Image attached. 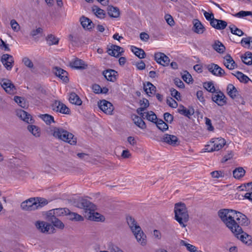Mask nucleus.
<instances>
[{"label":"nucleus","mask_w":252,"mask_h":252,"mask_svg":"<svg viewBox=\"0 0 252 252\" xmlns=\"http://www.w3.org/2000/svg\"><path fill=\"white\" fill-rule=\"evenodd\" d=\"M155 60L159 64L166 66H167L170 62L169 58L164 53L158 52L155 54Z\"/></svg>","instance_id":"obj_13"},{"label":"nucleus","mask_w":252,"mask_h":252,"mask_svg":"<svg viewBox=\"0 0 252 252\" xmlns=\"http://www.w3.org/2000/svg\"><path fill=\"white\" fill-rule=\"evenodd\" d=\"M171 95L178 100L181 99V95L180 93L174 88L170 89Z\"/></svg>","instance_id":"obj_57"},{"label":"nucleus","mask_w":252,"mask_h":252,"mask_svg":"<svg viewBox=\"0 0 252 252\" xmlns=\"http://www.w3.org/2000/svg\"><path fill=\"white\" fill-rule=\"evenodd\" d=\"M162 141L172 146H176L179 144L178 138L174 135L168 134H164L162 138Z\"/></svg>","instance_id":"obj_17"},{"label":"nucleus","mask_w":252,"mask_h":252,"mask_svg":"<svg viewBox=\"0 0 252 252\" xmlns=\"http://www.w3.org/2000/svg\"><path fill=\"white\" fill-rule=\"evenodd\" d=\"M131 51L139 59H144L146 56L144 51L136 47L132 46L131 47Z\"/></svg>","instance_id":"obj_39"},{"label":"nucleus","mask_w":252,"mask_h":252,"mask_svg":"<svg viewBox=\"0 0 252 252\" xmlns=\"http://www.w3.org/2000/svg\"><path fill=\"white\" fill-rule=\"evenodd\" d=\"M233 75H234L236 78L241 82L244 83H246L249 82V81H251V79L246 75L243 74L242 72L237 71L236 73H232Z\"/></svg>","instance_id":"obj_40"},{"label":"nucleus","mask_w":252,"mask_h":252,"mask_svg":"<svg viewBox=\"0 0 252 252\" xmlns=\"http://www.w3.org/2000/svg\"><path fill=\"white\" fill-rule=\"evenodd\" d=\"M227 92L228 94L232 99L236 98L239 95V93L236 88L231 84L228 85L227 87Z\"/></svg>","instance_id":"obj_28"},{"label":"nucleus","mask_w":252,"mask_h":252,"mask_svg":"<svg viewBox=\"0 0 252 252\" xmlns=\"http://www.w3.org/2000/svg\"><path fill=\"white\" fill-rule=\"evenodd\" d=\"M99 108L105 114L112 115L114 107L111 103L106 100H102L98 102Z\"/></svg>","instance_id":"obj_9"},{"label":"nucleus","mask_w":252,"mask_h":252,"mask_svg":"<svg viewBox=\"0 0 252 252\" xmlns=\"http://www.w3.org/2000/svg\"><path fill=\"white\" fill-rule=\"evenodd\" d=\"M27 128L28 130L35 137H38L40 136V129L36 126L29 125Z\"/></svg>","instance_id":"obj_44"},{"label":"nucleus","mask_w":252,"mask_h":252,"mask_svg":"<svg viewBox=\"0 0 252 252\" xmlns=\"http://www.w3.org/2000/svg\"><path fill=\"white\" fill-rule=\"evenodd\" d=\"M139 103L141 107L136 110V112L138 115H141L142 114V113L144 112V111L149 107V102L148 99L143 98L140 100Z\"/></svg>","instance_id":"obj_32"},{"label":"nucleus","mask_w":252,"mask_h":252,"mask_svg":"<svg viewBox=\"0 0 252 252\" xmlns=\"http://www.w3.org/2000/svg\"><path fill=\"white\" fill-rule=\"evenodd\" d=\"M249 15H252V12L241 11L234 15L235 17L239 18L244 17Z\"/></svg>","instance_id":"obj_53"},{"label":"nucleus","mask_w":252,"mask_h":252,"mask_svg":"<svg viewBox=\"0 0 252 252\" xmlns=\"http://www.w3.org/2000/svg\"><path fill=\"white\" fill-rule=\"evenodd\" d=\"M174 213L175 220L182 227H186V223L189 220V215L185 204L181 202L176 203Z\"/></svg>","instance_id":"obj_4"},{"label":"nucleus","mask_w":252,"mask_h":252,"mask_svg":"<svg viewBox=\"0 0 252 252\" xmlns=\"http://www.w3.org/2000/svg\"><path fill=\"white\" fill-rule=\"evenodd\" d=\"M155 123L158 128L163 132L167 130L168 128V125L161 119H157Z\"/></svg>","instance_id":"obj_41"},{"label":"nucleus","mask_w":252,"mask_h":252,"mask_svg":"<svg viewBox=\"0 0 252 252\" xmlns=\"http://www.w3.org/2000/svg\"><path fill=\"white\" fill-rule=\"evenodd\" d=\"M143 119H146L149 121L155 123L156 120H157V117L156 115L153 111H148L147 112H144L142 114L139 115Z\"/></svg>","instance_id":"obj_27"},{"label":"nucleus","mask_w":252,"mask_h":252,"mask_svg":"<svg viewBox=\"0 0 252 252\" xmlns=\"http://www.w3.org/2000/svg\"><path fill=\"white\" fill-rule=\"evenodd\" d=\"M49 220L54 226L59 229H63L64 227V224L54 215L50 217Z\"/></svg>","instance_id":"obj_31"},{"label":"nucleus","mask_w":252,"mask_h":252,"mask_svg":"<svg viewBox=\"0 0 252 252\" xmlns=\"http://www.w3.org/2000/svg\"><path fill=\"white\" fill-rule=\"evenodd\" d=\"M166 102L167 104L172 108H176L178 106L177 102L172 97L167 98Z\"/></svg>","instance_id":"obj_56"},{"label":"nucleus","mask_w":252,"mask_h":252,"mask_svg":"<svg viewBox=\"0 0 252 252\" xmlns=\"http://www.w3.org/2000/svg\"><path fill=\"white\" fill-rule=\"evenodd\" d=\"M35 225L36 228L42 233H49L50 229L53 228V227L49 223L43 221L38 220L35 222Z\"/></svg>","instance_id":"obj_16"},{"label":"nucleus","mask_w":252,"mask_h":252,"mask_svg":"<svg viewBox=\"0 0 252 252\" xmlns=\"http://www.w3.org/2000/svg\"><path fill=\"white\" fill-rule=\"evenodd\" d=\"M223 64L230 70L233 69L237 67L236 63L230 55L228 54L224 57Z\"/></svg>","instance_id":"obj_23"},{"label":"nucleus","mask_w":252,"mask_h":252,"mask_svg":"<svg viewBox=\"0 0 252 252\" xmlns=\"http://www.w3.org/2000/svg\"><path fill=\"white\" fill-rule=\"evenodd\" d=\"M131 118L134 123L139 128L142 129H144L146 128V124L143 120V119L140 116L139 117L136 115H133L131 116Z\"/></svg>","instance_id":"obj_26"},{"label":"nucleus","mask_w":252,"mask_h":252,"mask_svg":"<svg viewBox=\"0 0 252 252\" xmlns=\"http://www.w3.org/2000/svg\"><path fill=\"white\" fill-rule=\"evenodd\" d=\"M80 22L82 27L84 29L90 30L93 27L94 24L92 21L86 17L82 16L80 18Z\"/></svg>","instance_id":"obj_30"},{"label":"nucleus","mask_w":252,"mask_h":252,"mask_svg":"<svg viewBox=\"0 0 252 252\" xmlns=\"http://www.w3.org/2000/svg\"><path fill=\"white\" fill-rule=\"evenodd\" d=\"M107 52L109 55L118 57L121 55L124 50L122 47L118 45L111 44L107 46Z\"/></svg>","instance_id":"obj_12"},{"label":"nucleus","mask_w":252,"mask_h":252,"mask_svg":"<svg viewBox=\"0 0 252 252\" xmlns=\"http://www.w3.org/2000/svg\"><path fill=\"white\" fill-rule=\"evenodd\" d=\"M252 186V182H249L248 183L244 184L237 188L241 191H247L244 194H239L238 198L239 199H247L251 201H252V187L250 188V186Z\"/></svg>","instance_id":"obj_7"},{"label":"nucleus","mask_w":252,"mask_h":252,"mask_svg":"<svg viewBox=\"0 0 252 252\" xmlns=\"http://www.w3.org/2000/svg\"><path fill=\"white\" fill-rule=\"evenodd\" d=\"M196 96L198 99L201 102H204L205 101V99L203 96V93L202 91H198L196 92Z\"/></svg>","instance_id":"obj_63"},{"label":"nucleus","mask_w":252,"mask_h":252,"mask_svg":"<svg viewBox=\"0 0 252 252\" xmlns=\"http://www.w3.org/2000/svg\"><path fill=\"white\" fill-rule=\"evenodd\" d=\"M14 100L22 108H26L28 107V105L23 97L15 96Z\"/></svg>","instance_id":"obj_47"},{"label":"nucleus","mask_w":252,"mask_h":252,"mask_svg":"<svg viewBox=\"0 0 252 252\" xmlns=\"http://www.w3.org/2000/svg\"><path fill=\"white\" fill-rule=\"evenodd\" d=\"M48 44L49 45H57L59 43V38L53 34H49L46 37Z\"/></svg>","instance_id":"obj_49"},{"label":"nucleus","mask_w":252,"mask_h":252,"mask_svg":"<svg viewBox=\"0 0 252 252\" xmlns=\"http://www.w3.org/2000/svg\"><path fill=\"white\" fill-rule=\"evenodd\" d=\"M69 212V209L66 208H58L54 210V216H61L64 215H67V214Z\"/></svg>","instance_id":"obj_46"},{"label":"nucleus","mask_w":252,"mask_h":252,"mask_svg":"<svg viewBox=\"0 0 252 252\" xmlns=\"http://www.w3.org/2000/svg\"><path fill=\"white\" fill-rule=\"evenodd\" d=\"M92 11L98 18L101 19L104 18L105 15L104 11L99 8L97 6H93L92 7Z\"/></svg>","instance_id":"obj_42"},{"label":"nucleus","mask_w":252,"mask_h":252,"mask_svg":"<svg viewBox=\"0 0 252 252\" xmlns=\"http://www.w3.org/2000/svg\"><path fill=\"white\" fill-rule=\"evenodd\" d=\"M251 37H248L247 38H243L241 40V44L243 47H250L251 45Z\"/></svg>","instance_id":"obj_55"},{"label":"nucleus","mask_w":252,"mask_h":252,"mask_svg":"<svg viewBox=\"0 0 252 252\" xmlns=\"http://www.w3.org/2000/svg\"><path fill=\"white\" fill-rule=\"evenodd\" d=\"M180 245L181 246H185L187 250L190 252H197V248L194 246L188 243L184 240H181L180 242Z\"/></svg>","instance_id":"obj_45"},{"label":"nucleus","mask_w":252,"mask_h":252,"mask_svg":"<svg viewBox=\"0 0 252 252\" xmlns=\"http://www.w3.org/2000/svg\"><path fill=\"white\" fill-rule=\"evenodd\" d=\"M204 88L208 92L214 93L216 90L213 83L211 82H205L203 84Z\"/></svg>","instance_id":"obj_51"},{"label":"nucleus","mask_w":252,"mask_h":252,"mask_svg":"<svg viewBox=\"0 0 252 252\" xmlns=\"http://www.w3.org/2000/svg\"><path fill=\"white\" fill-rule=\"evenodd\" d=\"M213 49L219 53H222L225 49V46L219 41H217L213 45Z\"/></svg>","instance_id":"obj_43"},{"label":"nucleus","mask_w":252,"mask_h":252,"mask_svg":"<svg viewBox=\"0 0 252 252\" xmlns=\"http://www.w3.org/2000/svg\"><path fill=\"white\" fill-rule=\"evenodd\" d=\"M210 25L215 29L221 30L227 27V23L225 21L215 19L210 22Z\"/></svg>","instance_id":"obj_21"},{"label":"nucleus","mask_w":252,"mask_h":252,"mask_svg":"<svg viewBox=\"0 0 252 252\" xmlns=\"http://www.w3.org/2000/svg\"><path fill=\"white\" fill-rule=\"evenodd\" d=\"M178 112L181 115L186 116L188 118L193 115L194 113V109L193 108H190L189 109H187L183 105H180L178 109Z\"/></svg>","instance_id":"obj_25"},{"label":"nucleus","mask_w":252,"mask_h":252,"mask_svg":"<svg viewBox=\"0 0 252 252\" xmlns=\"http://www.w3.org/2000/svg\"><path fill=\"white\" fill-rule=\"evenodd\" d=\"M242 62L246 64H252V53L251 52H247L241 56Z\"/></svg>","instance_id":"obj_38"},{"label":"nucleus","mask_w":252,"mask_h":252,"mask_svg":"<svg viewBox=\"0 0 252 252\" xmlns=\"http://www.w3.org/2000/svg\"><path fill=\"white\" fill-rule=\"evenodd\" d=\"M10 25L12 29L15 32H18L20 30V26L15 20H11Z\"/></svg>","instance_id":"obj_58"},{"label":"nucleus","mask_w":252,"mask_h":252,"mask_svg":"<svg viewBox=\"0 0 252 252\" xmlns=\"http://www.w3.org/2000/svg\"><path fill=\"white\" fill-rule=\"evenodd\" d=\"M107 11L108 15L111 17L117 18L120 15L119 9L116 7L108 6Z\"/></svg>","instance_id":"obj_37"},{"label":"nucleus","mask_w":252,"mask_h":252,"mask_svg":"<svg viewBox=\"0 0 252 252\" xmlns=\"http://www.w3.org/2000/svg\"><path fill=\"white\" fill-rule=\"evenodd\" d=\"M66 216H68L69 220L71 221H82L84 220V218L82 216L76 213L71 212L69 210Z\"/></svg>","instance_id":"obj_33"},{"label":"nucleus","mask_w":252,"mask_h":252,"mask_svg":"<svg viewBox=\"0 0 252 252\" xmlns=\"http://www.w3.org/2000/svg\"><path fill=\"white\" fill-rule=\"evenodd\" d=\"M218 216L225 225L244 244L247 246L252 245L251 236L244 232L241 227V225L247 226L250 223L246 215L234 210L223 209L219 210Z\"/></svg>","instance_id":"obj_1"},{"label":"nucleus","mask_w":252,"mask_h":252,"mask_svg":"<svg viewBox=\"0 0 252 252\" xmlns=\"http://www.w3.org/2000/svg\"><path fill=\"white\" fill-rule=\"evenodd\" d=\"M43 32V29L41 28H38L36 30H32L31 32V35L34 37L35 36L37 35L39 33H42Z\"/></svg>","instance_id":"obj_64"},{"label":"nucleus","mask_w":252,"mask_h":252,"mask_svg":"<svg viewBox=\"0 0 252 252\" xmlns=\"http://www.w3.org/2000/svg\"><path fill=\"white\" fill-rule=\"evenodd\" d=\"M229 28L231 31V32L233 34H235L239 36H241L243 35L244 34L243 32L241 30L237 28L234 25H231L229 26Z\"/></svg>","instance_id":"obj_50"},{"label":"nucleus","mask_w":252,"mask_h":252,"mask_svg":"<svg viewBox=\"0 0 252 252\" xmlns=\"http://www.w3.org/2000/svg\"><path fill=\"white\" fill-rule=\"evenodd\" d=\"M69 64L72 68L77 69H84L88 66L87 64L83 60L78 58H76L72 60L70 62Z\"/></svg>","instance_id":"obj_19"},{"label":"nucleus","mask_w":252,"mask_h":252,"mask_svg":"<svg viewBox=\"0 0 252 252\" xmlns=\"http://www.w3.org/2000/svg\"><path fill=\"white\" fill-rule=\"evenodd\" d=\"M156 87L149 82L144 84V89L146 94L149 95L154 94L156 92Z\"/></svg>","instance_id":"obj_35"},{"label":"nucleus","mask_w":252,"mask_h":252,"mask_svg":"<svg viewBox=\"0 0 252 252\" xmlns=\"http://www.w3.org/2000/svg\"><path fill=\"white\" fill-rule=\"evenodd\" d=\"M52 110L63 114H69L70 109L61 101L55 100L51 105Z\"/></svg>","instance_id":"obj_8"},{"label":"nucleus","mask_w":252,"mask_h":252,"mask_svg":"<svg viewBox=\"0 0 252 252\" xmlns=\"http://www.w3.org/2000/svg\"><path fill=\"white\" fill-rule=\"evenodd\" d=\"M212 99L218 105L222 106L226 103V98L223 93L220 91L213 94Z\"/></svg>","instance_id":"obj_14"},{"label":"nucleus","mask_w":252,"mask_h":252,"mask_svg":"<svg viewBox=\"0 0 252 252\" xmlns=\"http://www.w3.org/2000/svg\"><path fill=\"white\" fill-rule=\"evenodd\" d=\"M126 219L127 223L138 243L142 246H146L147 244V237L140 226L131 216H127Z\"/></svg>","instance_id":"obj_3"},{"label":"nucleus","mask_w":252,"mask_h":252,"mask_svg":"<svg viewBox=\"0 0 252 252\" xmlns=\"http://www.w3.org/2000/svg\"><path fill=\"white\" fill-rule=\"evenodd\" d=\"M116 73H117V72L112 69L107 70L103 72V74L105 78L108 81L111 82H114L116 80Z\"/></svg>","instance_id":"obj_29"},{"label":"nucleus","mask_w":252,"mask_h":252,"mask_svg":"<svg viewBox=\"0 0 252 252\" xmlns=\"http://www.w3.org/2000/svg\"><path fill=\"white\" fill-rule=\"evenodd\" d=\"M204 15L206 18V20L210 21V23L213 21V20H215L214 14L212 13H209L207 11H204Z\"/></svg>","instance_id":"obj_61"},{"label":"nucleus","mask_w":252,"mask_h":252,"mask_svg":"<svg viewBox=\"0 0 252 252\" xmlns=\"http://www.w3.org/2000/svg\"><path fill=\"white\" fill-rule=\"evenodd\" d=\"M192 31L196 33L202 34L206 30L205 28L198 19H194L193 20Z\"/></svg>","instance_id":"obj_20"},{"label":"nucleus","mask_w":252,"mask_h":252,"mask_svg":"<svg viewBox=\"0 0 252 252\" xmlns=\"http://www.w3.org/2000/svg\"><path fill=\"white\" fill-rule=\"evenodd\" d=\"M182 78L185 82L188 83L192 81L191 75L187 71H185V73L182 75Z\"/></svg>","instance_id":"obj_54"},{"label":"nucleus","mask_w":252,"mask_h":252,"mask_svg":"<svg viewBox=\"0 0 252 252\" xmlns=\"http://www.w3.org/2000/svg\"><path fill=\"white\" fill-rule=\"evenodd\" d=\"M213 141H211V144L214 147L215 151H218L225 145V141L223 138H218L213 139Z\"/></svg>","instance_id":"obj_24"},{"label":"nucleus","mask_w":252,"mask_h":252,"mask_svg":"<svg viewBox=\"0 0 252 252\" xmlns=\"http://www.w3.org/2000/svg\"><path fill=\"white\" fill-rule=\"evenodd\" d=\"M24 65L30 69L34 68L33 63L32 61L28 57H24L22 60Z\"/></svg>","instance_id":"obj_52"},{"label":"nucleus","mask_w":252,"mask_h":252,"mask_svg":"<svg viewBox=\"0 0 252 252\" xmlns=\"http://www.w3.org/2000/svg\"><path fill=\"white\" fill-rule=\"evenodd\" d=\"M69 100L70 103L77 105H81L82 103L81 99L75 93L70 94Z\"/></svg>","instance_id":"obj_36"},{"label":"nucleus","mask_w":252,"mask_h":252,"mask_svg":"<svg viewBox=\"0 0 252 252\" xmlns=\"http://www.w3.org/2000/svg\"><path fill=\"white\" fill-rule=\"evenodd\" d=\"M207 68L213 75L218 77H222L225 74L224 70L217 64H208Z\"/></svg>","instance_id":"obj_10"},{"label":"nucleus","mask_w":252,"mask_h":252,"mask_svg":"<svg viewBox=\"0 0 252 252\" xmlns=\"http://www.w3.org/2000/svg\"><path fill=\"white\" fill-rule=\"evenodd\" d=\"M54 73L63 82L66 83L68 81V78L67 77L68 73L60 67H56L54 68Z\"/></svg>","instance_id":"obj_22"},{"label":"nucleus","mask_w":252,"mask_h":252,"mask_svg":"<svg viewBox=\"0 0 252 252\" xmlns=\"http://www.w3.org/2000/svg\"><path fill=\"white\" fill-rule=\"evenodd\" d=\"M1 87L6 92L9 94H14L16 93V88L12 83L11 81L8 79H3L0 83Z\"/></svg>","instance_id":"obj_11"},{"label":"nucleus","mask_w":252,"mask_h":252,"mask_svg":"<svg viewBox=\"0 0 252 252\" xmlns=\"http://www.w3.org/2000/svg\"><path fill=\"white\" fill-rule=\"evenodd\" d=\"M50 131L51 134L56 138L67 142L70 145L76 144L77 139L74 135L62 127H53L51 129Z\"/></svg>","instance_id":"obj_5"},{"label":"nucleus","mask_w":252,"mask_h":252,"mask_svg":"<svg viewBox=\"0 0 252 252\" xmlns=\"http://www.w3.org/2000/svg\"><path fill=\"white\" fill-rule=\"evenodd\" d=\"M37 201L34 198H31L22 202L21 207L24 211H31L41 208L47 204L46 200L41 201V199L40 200L38 199Z\"/></svg>","instance_id":"obj_6"},{"label":"nucleus","mask_w":252,"mask_h":252,"mask_svg":"<svg viewBox=\"0 0 252 252\" xmlns=\"http://www.w3.org/2000/svg\"><path fill=\"white\" fill-rule=\"evenodd\" d=\"M246 171L242 167L236 168L233 171V176L236 179H240L245 174Z\"/></svg>","instance_id":"obj_34"},{"label":"nucleus","mask_w":252,"mask_h":252,"mask_svg":"<svg viewBox=\"0 0 252 252\" xmlns=\"http://www.w3.org/2000/svg\"><path fill=\"white\" fill-rule=\"evenodd\" d=\"M1 61L8 70H10L12 69L14 64V59L11 55L9 54L3 55L1 58Z\"/></svg>","instance_id":"obj_15"},{"label":"nucleus","mask_w":252,"mask_h":252,"mask_svg":"<svg viewBox=\"0 0 252 252\" xmlns=\"http://www.w3.org/2000/svg\"><path fill=\"white\" fill-rule=\"evenodd\" d=\"M205 124L207 126V129L209 131H213L214 129L212 125L211 120L207 117L205 118Z\"/></svg>","instance_id":"obj_60"},{"label":"nucleus","mask_w":252,"mask_h":252,"mask_svg":"<svg viewBox=\"0 0 252 252\" xmlns=\"http://www.w3.org/2000/svg\"><path fill=\"white\" fill-rule=\"evenodd\" d=\"M74 205L79 208L83 209L86 213L88 212L90 215L88 217L90 220L95 221L102 220V216L99 213L94 212L95 205L87 199H79L77 202H75Z\"/></svg>","instance_id":"obj_2"},{"label":"nucleus","mask_w":252,"mask_h":252,"mask_svg":"<svg viewBox=\"0 0 252 252\" xmlns=\"http://www.w3.org/2000/svg\"><path fill=\"white\" fill-rule=\"evenodd\" d=\"M39 117L47 125H50L52 123H55L54 117L50 115L42 114L40 115Z\"/></svg>","instance_id":"obj_48"},{"label":"nucleus","mask_w":252,"mask_h":252,"mask_svg":"<svg viewBox=\"0 0 252 252\" xmlns=\"http://www.w3.org/2000/svg\"><path fill=\"white\" fill-rule=\"evenodd\" d=\"M16 114L21 120L27 123L32 124L33 123V120L31 115L23 110H17L16 111Z\"/></svg>","instance_id":"obj_18"},{"label":"nucleus","mask_w":252,"mask_h":252,"mask_svg":"<svg viewBox=\"0 0 252 252\" xmlns=\"http://www.w3.org/2000/svg\"><path fill=\"white\" fill-rule=\"evenodd\" d=\"M164 119L167 123H171L173 120V117L168 112H166L163 115Z\"/></svg>","instance_id":"obj_59"},{"label":"nucleus","mask_w":252,"mask_h":252,"mask_svg":"<svg viewBox=\"0 0 252 252\" xmlns=\"http://www.w3.org/2000/svg\"><path fill=\"white\" fill-rule=\"evenodd\" d=\"M164 18L168 25H169L170 26L174 25V21L171 15L168 14L165 15Z\"/></svg>","instance_id":"obj_62"}]
</instances>
